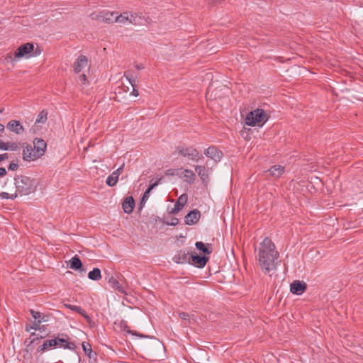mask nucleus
<instances>
[{"mask_svg":"<svg viewBox=\"0 0 363 363\" xmlns=\"http://www.w3.org/2000/svg\"><path fill=\"white\" fill-rule=\"evenodd\" d=\"M269 118L267 113L262 108H257L247 113L245 123L249 126L262 127Z\"/></svg>","mask_w":363,"mask_h":363,"instance_id":"3","label":"nucleus"},{"mask_svg":"<svg viewBox=\"0 0 363 363\" xmlns=\"http://www.w3.org/2000/svg\"><path fill=\"white\" fill-rule=\"evenodd\" d=\"M128 19H129V13L123 12V13H121L120 15L116 16L114 21L117 23H126L127 22H128Z\"/></svg>","mask_w":363,"mask_h":363,"instance_id":"30","label":"nucleus"},{"mask_svg":"<svg viewBox=\"0 0 363 363\" xmlns=\"http://www.w3.org/2000/svg\"><path fill=\"white\" fill-rule=\"evenodd\" d=\"M141 17L138 16L137 13H129L128 23L133 25L140 24Z\"/></svg>","mask_w":363,"mask_h":363,"instance_id":"32","label":"nucleus"},{"mask_svg":"<svg viewBox=\"0 0 363 363\" xmlns=\"http://www.w3.org/2000/svg\"><path fill=\"white\" fill-rule=\"evenodd\" d=\"M179 316L181 319H182L184 320L190 321V315L188 313L181 312V313H179Z\"/></svg>","mask_w":363,"mask_h":363,"instance_id":"42","label":"nucleus"},{"mask_svg":"<svg viewBox=\"0 0 363 363\" xmlns=\"http://www.w3.org/2000/svg\"><path fill=\"white\" fill-rule=\"evenodd\" d=\"M24 343L25 345H27L28 344H30V341H28V340H26Z\"/></svg>","mask_w":363,"mask_h":363,"instance_id":"55","label":"nucleus"},{"mask_svg":"<svg viewBox=\"0 0 363 363\" xmlns=\"http://www.w3.org/2000/svg\"><path fill=\"white\" fill-rule=\"evenodd\" d=\"M120 277L121 275L116 276V277H115L110 272H105V280L107 281L111 287L115 290H117L121 294H127L125 288L120 283Z\"/></svg>","mask_w":363,"mask_h":363,"instance_id":"7","label":"nucleus"},{"mask_svg":"<svg viewBox=\"0 0 363 363\" xmlns=\"http://www.w3.org/2000/svg\"><path fill=\"white\" fill-rule=\"evenodd\" d=\"M201 218V213L197 209L189 211L184 218L186 225H191L197 223Z\"/></svg>","mask_w":363,"mask_h":363,"instance_id":"13","label":"nucleus"},{"mask_svg":"<svg viewBox=\"0 0 363 363\" xmlns=\"http://www.w3.org/2000/svg\"><path fill=\"white\" fill-rule=\"evenodd\" d=\"M118 327L121 330L125 331L128 334H131L133 335L138 336L140 338H153L154 337L152 336L139 333L138 332L135 331V330H131L130 329L129 326L128 325L127 322L124 320H121L120 321V323H118Z\"/></svg>","mask_w":363,"mask_h":363,"instance_id":"14","label":"nucleus"},{"mask_svg":"<svg viewBox=\"0 0 363 363\" xmlns=\"http://www.w3.org/2000/svg\"><path fill=\"white\" fill-rule=\"evenodd\" d=\"M6 174V169L4 167H0V177H4Z\"/></svg>","mask_w":363,"mask_h":363,"instance_id":"49","label":"nucleus"},{"mask_svg":"<svg viewBox=\"0 0 363 363\" xmlns=\"http://www.w3.org/2000/svg\"><path fill=\"white\" fill-rule=\"evenodd\" d=\"M8 145H7V150H12V151H15V150H17L18 148H19V143H16V142H9L7 143Z\"/></svg>","mask_w":363,"mask_h":363,"instance_id":"38","label":"nucleus"},{"mask_svg":"<svg viewBox=\"0 0 363 363\" xmlns=\"http://www.w3.org/2000/svg\"><path fill=\"white\" fill-rule=\"evenodd\" d=\"M30 325H28V324L26 325V328H25L26 331L29 332L32 329V328H30Z\"/></svg>","mask_w":363,"mask_h":363,"instance_id":"53","label":"nucleus"},{"mask_svg":"<svg viewBox=\"0 0 363 363\" xmlns=\"http://www.w3.org/2000/svg\"><path fill=\"white\" fill-rule=\"evenodd\" d=\"M43 337H44L43 336L34 337L33 339L30 340V344L27 345V347L29 348L33 343H35L36 341H38V340H40V339H42Z\"/></svg>","mask_w":363,"mask_h":363,"instance_id":"45","label":"nucleus"},{"mask_svg":"<svg viewBox=\"0 0 363 363\" xmlns=\"http://www.w3.org/2000/svg\"><path fill=\"white\" fill-rule=\"evenodd\" d=\"M17 59L18 58H14V55H13L11 53H9L5 58L7 62H12L13 61H16Z\"/></svg>","mask_w":363,"mask_h":363,"instance_id":"43","label":"nucleus"},{"mask_svg":"<svg viewBox=\"0 0 363 363\" xmlns=\"http://www.w3.org/2000/svg\"><path fill=\"white\" fill-rule=\"evenodd\" d=\"M284 167L281 165H274L271 168L264 172L267 177L271 176L274 178L280 177L284 174Z\"/></svg>","mask_w":363,"mask_h":363,"instance_id":"19","label":"nucleus"},{"mask_svg":"<svg viewBox=\"0 0 363 363\" xmlns=\"http://www.w3.org/2000/svg\"><path fill=\"white\" fill-rule=\"evenodd\" d=\"M123 168L124 164H123L120 167H118L116 170H115L111 174H110L107 177L106 183L108 186L112 187L117 184L119 175L121 174Z\"/></svg>","mask_w":363,"mask_h":363,"instance_id":"15","label":"nucleus"},{"mask_svg":"<svg viewBox=\"0 0 363 363\" xmlns=\"http://www.w3.org/2000/svg\"><path fill=\"white\" fill-rule=\"evenodd\" d=\"M184 177L186 178L185 181L190 184L196 180V174L191 169H184Z\"/></svg>","mask_w":363,"mask_h":363,"instance_id":"28","label":"nucleus"},{"mask_svg":"<svg viewBox=\"0 0 363 363\" xmlns=\"http://www.w3.org/2000/svg\"><path fill=\"white\" fill-rule=\"evenodd\" d=\"M9 158L8 153L0 154V162Z\"/></svg>","mask_w":363,"mask_h":363,"instance_id":"48","label":"nucleus"},{"mask_svg":"<svg viewBox=\"0 0 363 363\" xmlns=\"http://www.w3.org/2000/svg\"><path fill=\"white\" fill-rule=\"evenodd\" d=\"M176 151L184 157H187L189 160L199 161V159L203 158V155L194 147H183L177 146Z\"/></svg>","mask_w":363,"mask_h":363,"instance_id":"6","label":"nucleus"},{"mask_svg":"<svg viewBox=\"0 0 363 363\" xmlns=\"http://www.w3.org/2000/svg\"><path fill=\"white\" fill-rule=\"evenodd\" d=\"M67 266L75 271L85 272L86 269L83 268L82 262L78 255H74L67 263Z\"/></svg>","mask_w":363,"mask_h":363,"instance_id":"17","label":"nucleus"},{"mask_svg":"<svg viewBox=\"0 0 363 363\" xmlns=\"http://www.w3.org/2000/svg\"><path fill=\"white\" fill-rule=\"evenodd\" d=\"M6 128L9 129L11 131L15 133L16 134L20 135L24 131V128L21 125L19 121L17 120H11L10 121L7 125Z\"/></svg>","mask_w":363,"mask_h":363,"instance_id":"20","label":"nucleus"},{"mask_svg":"<svg viewBox=\"0 0 363 363\" xmlns=\"http://www.w3.org/2000/svg\"><path fill=\"white\" fill-rule=\"evenodd\" d=\"M33 148L35 152L39 155V157H41L46 152L47 143L43 139L36 138L33 140Z\"/></svg>","mask_w":363,"mask_h":363,"instance_id":"12","label":"nucleus"},{"mask_svg":"<svg viewBox=\"0 0 363 363\" xmlns=\"http://www.w3.org/2000/svg\"><path fill=\"white\" fill-rule=\"evenodd\" d=\"M116 16H117V13L106 12L103 16H101L103 18L102 21L107 23H115L116 21H114V18Z\"/></svg>","mask_w":363,"mask_h":363,"instance_id":"29","label":"nucleus"},{"mask_svg":"<svg viewBox=\"0 0 363 363\" xmlns=\"http://www.w3.org/2000/svg\"><path fill=\"white\" fill-rule=\"evenodd\" d=\"M223 0H207V1L208 2V4H219Z\"/></svg>","mask_w":363,"mask_h":363,"instance_id":"51","label":"nucleus"},{"mask_svg":"<svg viewBox=\"0 0 363 363\" xmlns=\"http://www.w3.org/2000/svg\"><path fill=\"white\" fill-rule=\"evenodd\" d=\"M30 335H31V336H35V335H35V333H31Z\"/></svg>","mask_w":363,"mask_h":363,"instance_id":"56","label":"nucleus"},{"mask_svg":"<svg viewBox=\"0 0 363 363\" xmlns=\"http://www.w3.org/2000/svg\"><path fill=\"white\" fill-rule=\"evenodd\" d=\"M88 278L93 281H98L101 278V270L99 268H94L88 274Z\"/></svg>","mask_w":363,"mask_h":363,"instance_id":"27","label":"nucleus"},{"mask_svg":"<svg viewBox=\"0 0 363 363\" xmlns=\"http://www.w3.org/2000/svg\"><path fill=\"white\" fill-rule=\"evenodd\" d=\"M179 219L176 217H172L169 221V220L164 221V223L166 225H171V226L177 225L179 223Z\"/></svg>","mask_w":363,"mask_h":363,"instance_id":"40","label":"nucleus"},{"mask_svg":"<svg viewBox=\"0 0 363 363\" xmlns=\"http://www.w3.org/2000/svg\"><path fill=\"white\" fill-rule=\"evenodd\" d=\"M7 143L4 142L3 140H0V150H7Z\"/></svg>","mask_w":363,"mask_h":363,"instance_id":"46","label":"nucleus"},{"mask_svg":"<svg viewBox=\"0 0 363 363\" xmlns=\"http://www.w3.org/2000/svg\"><path fill=\"white\" fill-rule=\"evenodd\" d=\"M135 200L133 196H128L122 203V208L125 213L130 214L133 211L135 207Z\"/></svg>","mask_w":363,"mask_h":363,"instance_id":"23","label":"nucleus"},{"mask_svg":"<svg viewBox=\"0 0 363 363\" xmlns=\"http://www.w3.org/2000/svg\"><path fill=\"white\" fill-rule=\"evenodd\" d=\"M79 79L82 82H83L84 84H85V82H86L87 79H86V76L85 74H82L79 76Z\"/></svg>","mask_w":363,"mask_h":363,"instance_id":"50","label":"nucleus"},{"mask_svg":"<svg viewBox=\"0 0 363 363\" xmlns=\"http://www.w3.org/2000/svg\"><path fill=\"white\" fill-rule=\"evenodd\" d=\"M1 112H2V110L0 109V113H1Z\"/></svg>","mask_w":363,"mask_h":363,"instance_id":"57","label":"nucleus"},{"mask_svg":"<svg viewBox=\"0 0 363 363\" xmlns=\"http://www.w3.org/2000/svg\"><path fill=\"white\" fill-rule=\"evenodd\" d=\"M40 158L39 155L35 152V150L30 144H27L23 150V159L25 161H34Z\"/></svg>","mask_w":363,"mask_h":363,"instance_id":"11","label":"nucleus"},{"mask_svg":"<svg viewBox=\"0 0 363 363\" xmlns=\"http://www.w3.org/2000/svg\"><path fill=\"white\" fill-rule=\"evenodd\" d=\"M163 177H160L159 178L157 181H155V182L150 184L148 186V188L146 189L147 191H149L150 192H151V191L155 188L160 183V182L162 180Z\"/></svg>","mask_w":363,"mask_h":363,"instance_id":"41","label":"nucleus"},{"mask_svg":"<svg viewBox=\"0 0 363 363\" xmlns=\"http://www.w3.org/2000/svg\"><path fill=\"white\" fill-rule=\"evenodd\" d=\"M46 316L43 315V318L40 320H34L32 324L30 325V328H32L33 330H37L40 329V325L43 322L47 321V319L45 318Z\"/></svg>","mask_w":363,"mask_h":363,"instance_id":"35","label":"nucleus"},{"mask_svg":"<svg viewBox=\"0 0 363 363\" xmlns=\"http://www.w3.org/2000/svg\"><path fill=\"white\" fill-rule=\"evenodd\" d=\"M195 171L197 172L203 184L206 186L209 182L208 170L205 166L196 165L195 166Z\"/></svg>","mask_w":363,"mask_h":363,"instance_id":"18","label":"nucleus"},{"mask_svg":"<svg viewBox=\"0 0 363 363\" xmlns=\"http://www.w3.org/2000/svg\"><path fill=\"white\" fill-rule=\"evenodd\" d=\"M307 289V284L303 281L295 280L290 285V291L296 295H301Z\"/></svg>","mask_w":363,"mask_h":363,"instance_id":"10","label":"nucleus"},{"mask_svg":"<svg viewBox=\"0 0 363 363\" xmlns=\"http://www.w3.org/2000/svg\"><path fill=\"white\" fill-rule=\"evenodd\" d=\"M65 306L66 308H69L70 310L75 311V312L78 313L79 314H80L82 316H83L86 320L87 322L91 321V318L88 315L84 309H82L81 307H79L78 306L70 305V304H65Z\"/></svg>","mask_w":363,"mask_h":363,"instance_id":"25","label":"nucleus"},{"mask_svg":"<svg viewBox=\"0 0 363 363\" xmlns=\"http://www.w3.org/2000/svg\"><path fill=\"white\" fill-rule=\"evenodd\" d=\"M18 196L16 195V192L14 194H9L7 192H1L0 193V198L1 199H11L14 200Z\"/></svg>","mask_w":363,"mask_h":363,"instance_id":"36","label":"nucleus"},{"mask_svg":"<svg viewBox=\"0 0 363 363\" xmlns=\"http://www.w3.org/2000/svg\"><path fill=\"white\" fill-rule=\"evenodd\" d=\"M17 196H27L35 192L37 183L34 179L26 175H16L13 178Z\"/></svg>","mask_w":363,"mask_h":363,"instance_id":"2","label":"nucleus"},{"mask_svg":"<svg viewBox=\"0 0 363 363\" xmlns=\"http://www.w3.org/2000/svg\"><path fill=\"white\" fill-rule=\"evenodd\" d=\"M88 60L84 55H81L78 57L74 65V70L76 73H79L85 67L87 66Z\"/></svg>","mask_w":363,"mask_h":363,"instance_id":"22","label":"nucleus"},{"mask_svg":"<svg viewBox=\"0 0 363 363\" xmlns=\"http://www.w3.org/2000/svg\"><path fill=\"white\" fill-rule=\"evenodd\" d=\"M18 168V164L17 163L11 162L9 166V170L15 171Z\"/></svg>","mask_w":363,"mask_h":363,"instance_id":"44","label":"nucleus"},{"mask_svg":"<svg viewBox=\"0 0 363 363\" xmlns=\"http://www.w3.org/2000/svg\"><path fill=\"white\" fill-rule=\"evenodd\" d=\"M186 201H187V195L185 194H182L177 200L174 208L170 211V213L176 214V213H179L183 208V207L186 204Z\"/></svg>","mask_w":363,"mask_h":363,"instance_id":"21","label":"nucleus"},{"mask_svg":"<svg viewBox=\"0 0 363 363\" xmlns=\"http://www.w3.org/2000/svg\"><path fill=\"white\" fill-rule=\"evenodd\" d=\"M204 155L213 160L216 162H220L222 159L223 154V152L218 150L216 146L211 145L204 150Z\"/></svg>","mask_w":363,"mask_h":363,"instance_id":"8","label":"nucleus"},{"mask_svg":"<svg viewBox=\"0 0 363 363\" xmlns=\"http://www.w3.org/2000/svg\"><path fill=\"white\" fill-rule=\"evenodd\" d=\"M41 49L37 46L35 48L33 43H27L19 46L14 52V58H30L37 57L41 54Z\"/></svg>","mask_w":363,"mask_h":363,"instance_id":"4","label":"nucleus"},{"mask_svg":"<svg viewBox=\"0 0 363 363\" xmlns=\"http://www.w3.org/2000/svg\"><path fill=\"white\" fill-rule=\"evenodd\" d=\"M4 125L1 123H0V132H3L4 130Z\"/></svg>","mask_w":363,"mask_h":363,"instance_id":"54","label":"nucleus"},{"mask_svg":"<svg viewBox=\"0 0 363 363\" xmlns=\"http://www.w3.org/2000/svg\"><path fill=\"white\" fill-rule=\"evenodd\" d=\"M48 111L45 109H43V111H41L39 114L38 115V117H37V119L35 121V124L36 123H41V124H44L45 123L47 119H48Z\"/></svg>","mask_w":363,"mask_h":363,"instance_id":"31","label":"nucleus"},{"mask_svg":"<svg viewBox=\"0 0 363 363\" xmlns=\"http://www.w3.org/2000/svg\"><path fill=\"white\" fill-rule=\"evenodd\" d=\"M209 257L206 255H190L191 264L198 267L203 268L208 262Z\"/></svg>","mask_w":363,"mask_h":363,"instance_id":"9","label":"nucleus"},{"mask_svg":"<svg viewBox=\"0 0 363 363\" xmlns=\"http://www.w3.org/2000/svg\"><path fill=\"white\" fill-rule=\"evenodd\" d=\"M135 68L138 69V70H140L144 68V67L143 66V65H135Z\"/></svg>","mask_w":363,"mask_h":363,"instance_id":"52","label":"nucleus"},{"mask_svg":"<svg viewBox=\"0 0 363 363\" xmlns=\"http://www.w3.org/2000/svg\"><path fill=\"white\" fill-rule=\"evenodd\" d=\"M69 337L65 333L58 334L57 337L48 340L50 350L52 348H64L74 350L76 345L74 342H69Z\"/></svg>","mask_w":363,"mask_h":363,"instance_id":"5","label":"nucleus"},{"mask_svg":"<svg viewBox=\"0 0 363 363\" xmlns=\"http://www.w3.org/2000/svg\"><path fill=\"white\" fill-rule=\"evenodd\" d=\"M48 350H50L48 340H46L41 345H40L37 351L38 352H44Z\"/></svg>","mask_w":363,"mask_h":363,"instance_id":"37","label":"nucleus"},{"mask_svg":"<svg viewBox=\"0 0 363 363\" xmlns=\"http://www.w3.org/2000/svg\"><path fill=\"white\" fill-rule=\"evenodd\" d=\"M195 246L198 250L203 252L204 255L211 254L213 251L212 245L210 243L205 244L201 241L196 242Z\"/></svg>","mask_w":363,"mask_h":363,"instance_id":"24","label":"nucleus"},{"mask_svg":"<svg viewBox=\"0 0 363 363\" xmlns=\"http://www.w3.org/2000/svg\"><path fill=\"white\" fill-rule=\"evenodd\" d=\"M125 76L127 78V79L128 80L129 83L131 84V86L133 88V89L132 92L130 93V94L133 95L134 96H138L139 95V91H138V90H137L135 88V80H134L133 77L132 76L125 75Z\"/></svg>","mask_w":363,"mask_h":363,"instance_id":"34","label":"nucleus"},{"mask_svg":"<svg viewBox=\"0 0 363 363\" xmlns=\"http://www.w3.org/2000/svg\"><path fill=\"white\" fill-rule=\"evenodd\" d=\"M30 313L32 315V317L34 318V320H40L44 315H42L40 312L35 311L33 309L30 310Z\"/></svg>","mask_w":363,"mask_h":363,"instance_id":"39","label":"nucleus"},{"mask_svg":"<svg viewBox=\"0 0 363 363\" xmlns=\"http://www.w3.org/2000/svg\"><path fill=\"white\" fill-rule=\"evenodd\" d=\"M82 349L84 353L90 358H94V359H96V353L93 352L91 346L89 342H84L82 343Z\"/></svg>","mask_w":363,"mask_h":363,"instance_id":"26","label":"nucleus"},{"mask_svg":"<svg viewBox=\"0 0 363 363\" xmlns=\"http://www.w3.org/2000/svg\"><path fill=\"white\" fill-rule=\"evenodd\" d=\"M190 255L189 252L184 250H179L173 257V261L177 264L191 263Z\"/></svg>","mask_w":363,"mask_h":363,"instance_id":"16","label":"nucleus"},{"mask_svg":"<svg viewBox=\"0 0 363 363\" xmlns=\"http://www.w3.org/2000/svg\"><path fill=\"white\" fill-rule=\"evenodd\" d=\"M175 174V169H169L165 171L166 176H174Z\"/></svg>","mask_w":363,"mask_h":363,"instance_id":"47","label":"nucleus"},{"mask_svg":"<svg viewBox=\"0 0 363 363\" xmlns=\"http://www.w3.org/2000/svg\"><path fill=\"white\" fill-rule=\"evenodd\" d=\"M150 192L147 190H146L143 196H142V198L140 199V201L139 203V205H138V210H142L145 204V203L147 202V201L149 199V196H150Z\"/></svg>","mask_w":363,"mask_h":363,"instance_id":"33","label":"nucleus"},{"mask_svg":"<svg viewBox=\"0 0 363 363\" xmlns=\"http://www.w3.org/2000/svg\"><path fill=\"white\" fill-rule=\"evenodd\" d=\"M257 253L258 264L264 274H269L277 269L279 252L272 240L266 237L259 243Z\"/></svg>","mask_w":363,"mask_h":363,"instance_id":"1","label":"nucleus"}]
</instances>
